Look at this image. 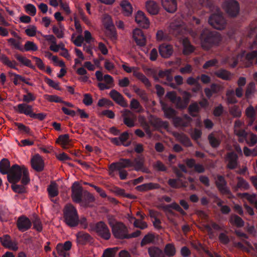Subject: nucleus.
I'll return each instance as SVG.
<instances>
[{
  "instance_id": "obj_40",
  "label": "nucleus",
  "mask_w": 257,
  "mask_h": 257,
  "mask_svg": "<svg viewBox=\"0 0 257 257\" xmlns=\"http://www.w3.org/2000/svg\"><path fill=\"white\" fill-rule=\"evenodd\" d=\"M154 234L151 233H148L147 234L145 235V236L142 239L141 242V247H143L147 244L153 243L154 241Z\"/></svg>"
},
{
  "instance_id": "obj_6",
  "label": "nucleus",
  "mask_w": 257,
  "mask_h": 257,
  "mask_svg": "<svg viewBox=\"0 0 257 257\" xmlns=\"http://www.w3.org/2000/svg\"><path fill=\"white\" fill-rule=\"evenodd\" d=\"M215 12L212 14L208 19L209 24L214 29L222 30L225 28L226 22L219 8L213 9Z\"/></svg>"
},
{
  "instance_id": "obj_41",
  "label": "nucleus",
  "mask_w": 257,
  "mask_h": 257,
  "mask_svg": "<svg viewBox=\"0 0 257 257\" xmlns=\"http://www.w3.org/2000/svg\"><path fill=\"white\" fill-rule=\"evenodd\" d=\"M15 125L18 127L19 130L22 133H25L30 136H33L34 133L31 130L29 127L26 126L22 123L16 122Z\"/></svg>"
},
{
  "instance_id": "obj_61",
  "label": "nucleus",
  "mask_w": 257,
  "mask_h": 257,
  "mask_svg": "<svg viewBox=\"0 0 257 257\" xmlns=\"http://www.w3.org/2000/svg\"><path fill=\"white\" fill-rule=\"evenodd\" d=\"M115 251L114 248H107L104 250L101 257H115Z\"/></svg>"
},
{
  "instance_id": "obj_39",
  "label": "nucleus",
  "mask_w": 257,
  "mask_h": 257,
  "mask_svg": "<svg viewBox=\"0 0 257 257\" xmlns=\"http://www.w3.org/2000/svg\"><path fill=\"white\" fill-rule=\"evenodd\" d=\"M47 191L51 197H55L58 195L57 185L56 183H52L47 188Z\"/></svg>"
},
{
  "instance_id": "obj_7",
  "label": "nucleus",
  "mask_w": 257,
  "mask_h": 257,
  "mask_svg": "<svg viewBox=\"0 0 257 257\" xmlns=\"http://www.w3.org/2000/svg\"><path fill=\"white\" fill-rule=\"evenodd\" d=\"M93 230L98 236L104 240H108L111 237V233L108 227L102 221H98L95 224Z\"/></svg>"
},
{
  "instance_id": "obj_44",
  "label": "nucleus",
  "mask_w": 257,
  "mask_h": 257,
  "mask_svg": "<svg viewBox=\"0 0 257 257\" xmlns=\"http://www.w3.org/2000/svg\"><path fill=\"white\" fill-rule=\"evenodd\" d=\"M165 116L168 119H172L176 116V111L172 107H167L163 108Z\"/></svg>"
},
{
  "instance_id": "obj_21",
  "label": "nucleus",
  "mask_w": 257,
  "mask_h": 257,
  "mask_svg": "<svg viewBox=\"0 0 257 257\" xmlns=\"http://www.w3.org/2000/svg\"><path fill=\"white\" fill-rule=\"evenodd\" d=\"M135 21L140 26L145 29L149 28L150 22L148 19L146 17L144 13L141 11H138L135 17Z\"/></svg>"
},
{
  "instance_id": "obj_35",
  "label": "nucleus",
  "mask_w": 257,
  "mask_h": 257,
  "mask_svg": "<svg viewBox=\"0 0 257 257\" xmlns=\"http://www.w3.org/2000/svg\"><path fill=\"white\" fill-rule=\"evenodd\" d=\"M230 222L237 227H242L244 225V222L242 219L238 215L232 214L229 218Z\"/></svg>"
},
{
  "instance_id": "obj_59",
  "label": "nucleus",
  "mask_w": 257,
  "mask_h": 257,
  "mask_svg": "<svg viewBox=\"0 0 257 257\" xmlns=\"http://www.w3.org/2000/svg\"><path fill=\"white\" fill-rule=\"evenodd\" d=\"M44 81L50 87L56 90H60L59 86V83L58 82H56L47 77H45Z\"/></svg>"
},
{
  "instance_id": "obj_32",
  "label": "nucleus",
  "mask_w": 257,
  "mask_h": 257,
  "mask_svg": "<svg viewBox=\"0 0 257 257\" xmlns=\"http://www.w3.org/2000/svg\"><path fill=\"white\" fill-rule=\"evenodd\" d=\"M15 58L21 64L31 68H34L31 61L18 53L14 54Z\"/></svg>"
},
{
  "instance_id": "obj_16",
  "label": "nucleus",
  "mask_w": 257,
  "mask_h": 257,
  "mask_svg": "<svg viewBox=\"0 0 257 257\" xmlns=\"http://www.w3.org/2000/svg\"><path fill=\"white\" fill-rule=\"evenodd\" d=\"M72 247V242L70 241H66L64 244L59 243L56 246V250L59 255L63 257H69V254L67 252L69 251Z\"/></svg>"
},
{
  "instance_id": "obj_26",
  "label": "nucleus",
  "mask_w": 257,
  "mask_h": 257,
  "mask_svg": "<svg viewBox=\"0 0 257 257\" xmlns=\"http://www.w3.org/2000/svg\"><path fill=\"white\" fill-rule=\"evenodd\" d=\"M146 7L148 13L152 15H157L159 11L158 4L153 1L146 2Z\"/></svg>"
},
{
  "instance_id": "obj_22",
  "label": "nucleus",
  "mask_w": 257,
  "mask_h": 257,
  "mask_svg": "<svg viewBox=\"0 0 257 257\" xmlns=\"http://www.w3.org/2000/svg\"><path fill=\"white\" fill-rule=\"evenodd\" d=\"M159 54L164 58H169L173 53V47L171 45L162 44L159 47Z\"/></svg>"
},
{
  "instance_id": "obj_50",
  "label": "nucleus",
  "mask_w": 257,
  "mask_h": 257,
  "mask_svg": "<svg viewBox=\"0 0 257 257\" xmlns=\"http://www.w3.org/2000/svg\"><path fill=\"white\" fill-rule=\"evenodd\" d=\"M24 51H36L38 48L33 42L28 41L24 45Z\"/></svg>"
},
{
  "instance_id": "obj_46",
  "label": "nucleus",
  "mask_w": 257,
  "mask_h": 257,
  "mask_svg": "<svg viewBox=\"0 0 257 257\" xmlns=\"http://www.w3.org/2000/svg\"><path fill=\"white\" fill-rule=\"evenodd\" d=\"M168 184L171 187L174 189L185 187L186 186V184L184 183L183 184H181L177 179H169L168 181Z\"/></svg>"
},
{
  "instance_id": "obj_43",
  "label": "nucleus",
  "mask_w": 257,
  "mask_h": 257,
  "mask_svg": "<svg viewBox=\"0 0 257 257\" xmlns=\"http://www.w3.org/2000/svg\"><path fill=\"white\" fill-rule=\"evenodd\" d=\"M174 136L177 138H179L182 143L186 146L190 147L192 146V143L190 139L186 136L181 135L177 133H175Z\"/></svg>"
},
{
  "instance_id": "obj_3",
  "label": "nucleus",
  "mask_w": 257,
  "mask_h": 257,
  "mask_svg": "<svg viewBox=\"0 0 257 257\" xmlns=\"http://www.w3.org/2000/svg\"><path fill=\"white\" fill-rule=\"evenodd\" d=\"M112 233L114 237L118 239H130L139 236L142 232L137 230L132 233H128L127 227L121 222H116L115 225L112 226Z\"/></svg>"
},
{
  "instance_id": "obj_27",
  "label": "nucleus",
  "mask_w": 257,
  "mask_h": 257,
  "mask_svg": "<svg viewBox=\"0 0 257 257\" xmlns=\"http://www.w3.org/2000/svg\"><path fill=\"white\" fill-rule=\"evenodd\" d=\"M237 179L238 180L237 184L232 187L235 191H238L239 189H243L245 190L249 189V185L245 180L240 177H237Z\"/></svg>"
},
{
  "instance_id": "obj_64",
  "label": "nucleus",
  "mask_w": 257,
  "mask_h": 257,
  "mask_svg": "<svg viewBox=\"0 0 257 257\" xmlns=\"http://www.w3.org/2000/svg\"><path fill=\"white\" fill-rule=\"evenodd\" d=\"M83 96V103L86 106L91 105L93 102V99L91 95L89 93H85Z\"/></svg>"
},
{
  "instance_id": "obj_33",
  "label": "nucleus",
  "mask_w": 257,
  "mask_h": 257,
  "mask_svg": "<svg viewBox=\"0 0 257 257\" xmlns=\"http://www.w3.org/2000/svg\"><path fill=\"white\" fill-rule=\"evenodd\" d=\"M215 75L218 78L224 80H230L231 79L230 72L224 69H220L214 72Z\"/></svg>"
},
{
  "instance_id": "obj_17",
  "label": "nucleus",
  "mask_w": 257,
  "mask_h": 257,
  "mask_svg": "<svg viewBox=\"0 0 257 257\" xmlns=\"http://www.w3.org/2000/svg\"><path fill=\"white\" fill-rule=\"evenodd\" d=\"M133 37L137 45L141 47L146 45V37L143 32L141 29H135L133 31Z\"/></svg>"
},
{
  "instance_id": "obj_55",
  "label": "nucleus",
  "mask_w": 257,
  "mask_h": 257,
  "mask_svg": "<svg viewBox=\"0 0 257 257\" xmlns=\"http://www.w3.org/2000/svg\"><path fill=\"white\" fill-rule=\"evenodd\" d=\"M135 92L138 95L140 96L142 100L146 102L148 101V95L145 90L137 87L135 89Z\"/></svg>"
},
{
  "instance_id": "obj_58",
  "label": "nucleus",
  "mask_w": 257,
  "mask_h": 257,
  "mask_svg": "<svg viewBox=\"0 0 257 257\" xmlns=\"http://www.w3.org/2000/svg\"><path fill=\"white\" fill-rule=\"evenodd\" d=\"M25 11L31 16H34L36 14V8L35 6L31 4H29L25 6Z\"/></svg>"
},
{
  "instance_id": "obj_36",
  "label": "nucleus",
  "mask_w": 257,
  "mask_h": 257,
  "mask_svg": "<svg viewBox=\"0 0 257 257\" xmlns=\"http://www.w3.org/2000/svg\"><path fill=\"white\" fill-rule=\"evenodd\" d=\"M164 252L166 256L172 257L176 254V248L172 243L167 244L164 248Z\"/></svg>"
},
{
  "instance_id": "obj_30",
  "label": "nucleus",
  "mask_w": 257,
  "mask_h": 257,
  "mask_svg": "<svg viewBox=\"0 0 257 257\" xmlns=\"http://www.w3.org/2000/svg\"><path fill=\"white\" fill-rule=\"evenodd\" d=\"M148 253L150 257H167L164 251L158 247L151 246L148 248Z\"/></svg>"
},
{
  "instance_id": "obj_38",
  "label": "nucleus",
  "mask_w": 257,
  "mask_h": 257,
  "mask_svg": "<svg viewBox=\"0 0 257 257\" xmlns=\"http://www.w3.org/2000/svg\"><path fill=\"white\" fill-rule=\"evenodd\" d=\"M173 123L175 127H186L188 126V121L179 116H175L173 119Z\"/></svg>"
},
{
  "instance_id": "obj_9",
  "label": "nucleus",
  "mask_w": 257,
  "mask_h": 257,
  "mask_svg": "<svg viewBox=\"0 0 257 257\" xmlns=\"http://www.w3.org/2000/svg\"><path fill=\"white\" fill-rule=\"evenodd\" d=\"M84 191L78 182H74L71 186V198L73 202L77 203L82 202Z\"/></svg>"
},
{
  "instance_id": "obj_1",
  "label": "nucleus",
  "mask_w": 257,
  "mask_h": 257,
  "mask_svg": "<svg viewBox=\"0 0 257 257\" xmlns=\"http://www.w3.org/2000/svg\"><path fill=\"white\" fill-rule=\"evenodd\" d=\"M29 174V171L25 166H20L14 164L7 174V178L8 181L12 184L17 183L22 179V184L27 185L30 181Z\"/></svg>"
},
{
  "instance_id": "obj_52",
  "label": "nucleus",
  "mask_w": 257,
  "mask_h": 257,
  "mask_svg": "<svg viewBox=\"0 0 257 257\" xmlns=\"http://www.w3.org/2000/svg\"><path fill=\"white\" fill-rule=\"evenodd\" d=\"M168 208H171L177 211L183 215H186V212L183 210L180 206L176 202H173L170 204H168L165 207L166 209H167Z\"/></svg>"
},
{
  "instance_id": "obj_34",
  "label": "nucleus",
  "mask_w": 257,
  "mask_h": 257,
  "mask_svg": "<svg viewBox=\"0 0 257 257\" xmlns=\"http://www.w3.org/2000/svg\"><path fill=\"white\" fill-rule=\"evenodd\" d=\"M120 5L122 9L124 15L129 16L132 15L133 7L128 1L126 0L122 1Z\"/></svg>"
},
{
  "instance_id": "obj_8",
  "label": "nucleus",
  "mask_w": 257,
  "mask_h": 257,
  "mask_svg": "<svg viewBox=\"0 0 257 257\" xmlns=\"http://www.w3.org/2000/svg\"><path fill=\"white\" fill-rule=\"evenodd\" d=\"M226 13L231 17H236L239 14L240 7L236 0H226L223 4Z\"/></svg>"
},
{
  "instance_id": "obj_47",
  "label": "nucleus",
  "mask_w": 257,
  "mask_h": 257,
  "mask_svg": "<svg viewBox=\"0 0 257 257\" xmlns=\"http://www.w3.org/2000/svg\"><path fill=\"white\" fill-rule=\"evenodd\" d=\"M25 90V92L27 93V94L24 95L23 96V101L24 102V103L28 104L29 103L35 100L36 97L33 93L28 91L27 89Z\"/></svg>"
},
{
  "instance_id": "obj_23",
  "label": "nucleus",
  "mask_w": 257,
  "mask_h": 257,
  "mask_svg": "<svg viewBox=\"0 0 257 257\" xmlns=\"http://www.w3.org/2000/svg\"><path fill=\"white\" fill-rule=\"evenodd\" d=\"M164 9L170 13H174L177 8L176 0H161Z\"/></svg>"
},
{
  "instance_id": "obj_15",
  "label": "nucleus",
  "mask_w": 257,
  "mask_h": 257,
  "mask_svg": "<svg viewBox=\"0 0 257 257\" xmlns=\"http://www.w3.org/2000/svg\"><path fill=\"white\" fill-rule=\"evenodd\" d=\"M123 123L128 127H132L135 126L136 116L131 111L125 109L122 112Z\"/></svg>"
},
{
  "instance_id": "obj_29",
  "label": "nucleus",
  "mask_w": 257,
  "mask_h": 257,
  "mask_svg": "<svg viewBox=\"0 0 257 257\" xmlns=\"http://www.w3.org/2000/svg\"><path fill=\"white\" fill-rule=\"evenodd\" d=\"M11 169L10 162L8 159L3 158L0 161V173L6 175L9 173Z\"/></svg>"
},
{
  "instance_id": "obj_24",
  "label": "nucleus",
  "mask_w": 257,
  "mask_h": 257,
  "mask_svg": "<svg viewBox=\"0 0 257 257\" xmlns=\"http://www.w3.org/2000/svg\"><path fill=\"white\" fill-rule=\"evenodd\" d=\"M160 188V185L159 184L150 182L137 186L136 189L138 191L144 192L151 190L159 189Z\"/></svg>"
},
{
  "instance_id": "obj_11",
  "label": "nucleus",
  "mask_w": 257,
  "mask_h": 257,
  "mask_svg": "<svg viewBox=\"0 0 257 257\" xmlns=\"http://www.w3.org/2000/svg\"><path fill=\"white\" fill-rule=\"evenodd\" d=\"M133 162L128 159L121 158L118 162L112 163L109 166V170L113 172L115 170H121L124 168L133 167Z\"/></svg>"
},
{
  "instance_id": "obj_42",
  "label": "nucleus",
  "mask_w": 257,
  "mask_h": 257,
  "mask_svg": "<svg viewBox=\"0 0 257 257\" xmlns=\"http://www.w3.org/2000/svg\"><path fill=\"white\" fill-rule=\"evenodd\" d=\"M103 24L105 28L107 30H110L111 28L114 27L112 19L108 15H104L103 18Z\"/></svg>"
},
{
  "instance_id": "obj_31",
  "label": "nucleus",
  "mask_w": 257,
  "mask_h": 257,
  "mask_svg": "<svg viewBox=\"0 0 257 257\" xmlns=\"http://www.w3.org/2000/svg\"><path fill=\"white\" fill-rule=\"evenodd\" d=\"M133 167H135V170L137 171H142L146 173L149 172L148 169L144 166V161L142 159H135L133 162Z\"/></svg>"
},
{
  "instance_id": "obj_45",
  "label": "nucleus",
  "mask_w": 257,
  "mask_h": 257,
  "mask_svg": "<svg viewBox=\"0 0 257 257\" xmlns=\"http://www.w3.org/2000/svg\"><path fill=\"white\" fill-rule=\"evenodd\" d=\"M20 40H17L14 38H10L8 40V43L16 49L19 50L21 52H24V48L21 45Z\"/></svg>"
},
{
  "instance_id": "obj_20",
  "label": "nucleus",
  "mask_w": 257,
  "mask_h": 257,
  "mask_svg": "<svg viewBox=\"0 0 257 257\" xmlns=\"http://www.w3.org/2000/svg\"><path fill=\"white\" fill-rule=\"evenodd\" d=\"M184 97L182 99L180 96H178L175 103L179 108L184 109L187 107L188 104L189 98L191 97V94L187 91H184Z\"/></svg>"
},
{
  "instance_id": "obj_4",
  "label": "nucleus",
  "mask_w": 257,
  "mask_h": 257,
  "mask_svg": "<svg viewBox=\"0 0 257 257\" xmlns=\"http://www.w3.org/2000/svg\"><path fill=\"white\" fill-rule=\"evenodd\" d=\"M63 221L70 228L78 225L79 215L76 208L71 204H66L63 209Z\"/></svg>"
},
{
  "instance_id": "obj_54",
  "label": "nucleus",
  "mask_w": 257,
  "mask_h": 257,
  "mask_svg": "<svg viewBox=\"0 0 257 257\" xmlns=\"http://www.w3.org/2000/svg\"><path fill=\"white\" fill-rule=\"evenodd\" d=\"M208 139L212 148H217L220 144V141L216 138L212 134L209 135Z\"/></svg>"
},
{
  "instance_id": "obj_49",
  "label": "nucleus",
  "mask_w": 257,
  "mask_h": 257,
  "mask_svg": "<svg viewBox=\"0 0 257 257\" xmlns=\"http://www.w3.org/2000/svg\"><path fill=\"white\" fill-rule=\"evenodd\" d=\"M199 2L200 5L209 8L211 11H213V9L217 8L214 5V0H199Z\"/></svg>"
},
{
  "instance_id": "obj_28",
  "label": "nucleus",
  "mask_w": 257,
  "mask_h": 257,
  "mask_svg": "<svg viewBox=\"0 0 257 257\" xmlns=\"http://www.w3.org/2000/svg\"><path fill=\"white\" fill-rule=\"evenodd\" d=\"M133 75L144 83L147 88H149L152 86L151 83L149 79L142 73L138 71H134Z\"/></svg>"
},
{
  "instance_id": "obj_19",
  "label": "nucleus",
  "mask_w": 257,
  "mask_h": 257,
  "mask_svg": "<svg viewBox=\"0 0 257 257\" xmlns=\"http://www.w3.org/2000/svg\"><path fill=\"white\" fill-rule=\"evenodd\" d=\"M109 95L118 104L124 107L127 106V103L123 96L116 90L112 89L109 92Z\"/></svg>"
},
{
  "instance_id": "obj_60",
  "label": "nucleus",
  "mask_w": 257,
  "mask_h": 257,
  "mask_svg": "<svg viewBox=\"0 0 257 257\" xmlns=\"http://www.w3.org/2000/svg\"><path fill=\"white\" fill-rule=\"evenodd\" d=\"M69 136L68 134L61 135L59 136L57 142L61 143L63 145H67L69 144Z\"/></svg>"
},
{
  "instance_id": "obj_48",
  "label": "nucleus",
  "mask_w": 257,
  "mask_h": 257,
  "mask_svg": "<svg viewBox=\"0 0 257 257\" xmlns=\"http://www.w3.org/2000/svg\"><path fill=\"white\" fill-rule=\"evenodd\" d=\"M95 198L94 196L86 190L84 191V194L82 197V201L84 202L86 204L94 202Z\"/></svg>"
},
{
  "instance_id": "obj_25",
  "label": "nucleus",
  "mask_w": 257,
  "mask_h": 257,
  "mask_svg": "<svg viewBox=\"0 0 257 257\" xmlns=\"http://www.w3.org/2000/svg\"><path fill=\"white\" fill-rule=\"evenodd\" d=\"M76 236L78 242L83 245L90 242L92 239V237L89 233L83 231L78 232L76 234Z\"/></svg>"
},
{
  "instance_id": "obj_13",
  "label": "nucleus",
  "mask_w": 257,
  "mask_h": 257,
  "mask_svg": "<svg viewBox=\"0 0 257 257\" xmlns=\"http://www.w3.org/2000/svg\"><path fill=\"white\" fill-rule=\"evenodd\" d=\"M31 164L32 168L37 172H42L44 169V160L39 154H36L33 156Z\"/></svg>"
},
{
  "instance_id": "obj_53",
  "label": "nucleus",
  "mask_w": 257,
  "mask_h": 257,
  "mask_svg": "<svg viewBox=\"0 0 257 257\" xmlns=\"http://www.w3.org/2000/svg\"><path fill=\"white\" fill-rule=\"evenodd\" d=\"M25 185H18L17 183L12 184L11 187L12 190L15 193L22 194L26 192V188Z\"/></svg>"
},
{
  "instance_id": "obj_14",
  "label": "nucleus",
  "mask_w": 257,
  "mask_h": 257,
  "mask_svg": "<svg viewBox=\"0 0 257 257\" xmlns=\"http://www.w3.org/2000/svg\"><path fill=\"white\" fill-rule=\"evenodd\" d=\"M17 226L20 231L24 232L31 228L32 222L29 218L22 215L18 218L17 222Z\"/></svg>"
},
{
  "instance_id": "obj_2",
  "label": "nucleus",
  "mask_w": 257,
  "mask_h": 257,
  "mask_svg": "<svg viewBox=\"0 0 257 257\" xmlns=\"http://www.w3.org/2000/svg\"><path fill=\"white\" fill-rule=\"evenodd\" d=\"M200 38L202 47L207 50L213 46L218 45L221 41V36L218 32L210 31L207 28L202 31Z\"/></svg>"
},
{
  "instance_id": "obj_56",
  "label": "nucleus",
  "mask_w": 257,
  "mask_h": 257,
  "mask_svg": "<svg viewBox=\"0 0 257 257\" xmlns=\"http://www.w3.org/2000/svg\"><path fill=\"white\" fill-rule=\"evenodd\" d=\"M233 90L228 91L226 92L227 101L228 103L235 104L237 102V100L235 97Z\"/></svg>"
},
{
  "instance_id": "obj_57",
  "label": "nucleus",
  "mask_w": 257,
  "mask_h": 257,
  "mask_svg": "<svg viewBox=\"0 0 257 257\" xmlns=\"http://www.w3.org/2000/svg\"><path fill=\"white\" fill-rule=\"evenodd\" d=\"M130 107L132 109H137V111L140 112L143 110L142 107L139 101L135 98L132 99L130 103Z\"/></svg>"
},
{
  "instance_id": "obj_51",
  "label": "nucleus",
  "mask_w": 257,
  "mask_h": 257,
  "mask_svg": "<svg viewBox=\"0 0 257 257\" xmlns=\"http://www.w3.org/2000/svg\"><path fill=\"white\" fill-rule=\"evenodd\" d=\"M199 110V106L196 102L191 104L188 107L189 113L193 117L196 116L195 113L198 112Z\"/></svg>"
},
{
  "instance_id": "obj_12",
  "label": "nucleus",
  "mask_w": 257,
  "mask_h": 257,
  "mask_svg": "<svg viewBox=\"0 0 257 257\" xmlns=\"http://www.w3.org/2000/svg\"><path fill=\"white\" fill-rule=\"evenodd\" d=\"M238 156L234 152L227 153L225 158L227 168L231 170L235 169L238 165Z\"/></svg>"
},
{
  "instance_id": "obj_5",
  "label": "nucleus",
  "mask_w": 257,
  "mask_h": 257,
  "mask_svg": "<svg viewBox=\"0 0 257 257\" xmlns=\"http://www.w3.org/2000/svg\"><path fill=\"white\" fill-rule=\"evenodd\" d=\"M14 110L20 114H23L33 119L42 121L45 119L47 115L44 113H36L33 112V106L26 103H20L14 107Z\"/></svg>"
},
{
  "instance_id": "obj_63",
  "label": "nucleus",
  "mask_w": 257,
  "mask_h": 257,
  "mask_svg": "<svg viewBox=\"0 0 257 257\" xmlns=\"http://www.w3.org/2000/svg\"><path fill=\"white\" fill-rule=\"evenodd\" d=\"M174 172L177 178L176 179L179 180V182H180L181 184H183L184 183L186 184V182L183 181L182 180V178H185V175L183 174V172H181L180 170L177 168L174 169Z\"/></svg>"
},
{
  "instance_id": "obj_10",
  "label": "nucleus",
  "mask_w": 257,
  "mask_h": 257,
  "mask_svg": "<svg viewBox=\"0 0 257 257\" xmlns=\"http://www.w3.org/2000/svg\"><path fill=\"white\" fill-rule=\"evenodd\" d=\"M215 184L221 193L227 195L229 198H233V196L229 188L227 186V182L223 176L220 175H217Z\"/></svg>"
},
{
  "instance_id": "obj_37",
  "label": "nucleus",
  "mask_w": 257,
  "mask_h": 257,
  "mask_svg": "<svg viewBox=\"0 0 257 257\" xmlns=\"http://www.w3.org/2000/svg\"><path fill=\"white\" fill-rule=\"evenodd\" d=\"M183 43L184 54L189 55L194 51V47L190 44L187 38L183 40Z\"/></svg>"
},
{
  "instance_id": "obj_62",
  "label": "nucleus",
  "mask_w": 257,
  "mask_h": 257,
  "mask_svg": "<svg viewBox=\"0 0 257 257\" xmlns=\"http://www.w3.org/2000/svg\"><path fill=\"white\" fill-rule=\"evenodd\" d=\"M46 98L50 102H54L57 103H62L63 100L62 98L57 95H46Z\"/></svg>"
},
{
  "instance_id": "obj_18",
  "label": "nucleus",
  "mask_w": 257,
  "mask_h": 257,
  "mask_svg": "<svg viewBox=\"0 0 257 257\" xmlns=\"http://www.w3.org/2000/svg\"><path fill=\"white\" fill-rule=\"evenodd\" d=\"M186 166L190 169H194L195 172L197 173H203L205 172V169L202 164L196 163V161L193 158H188L185 160Z\"/></svg>"
}]
</instances>
